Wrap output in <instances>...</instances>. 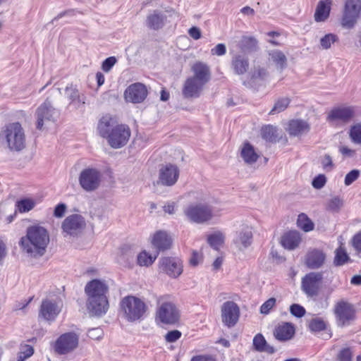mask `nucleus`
<instances>
[{
  "instance_id": "f3484780",
  "label": "nucleus",
  "mask_w": 361,
  "mask_h": 361,
  "mask_svg": "<svg viewBox=\"0 0 361 361\" xmlns=\"http://www.w3.org/2000/svg\"><path fill=\"white\" fill-rule=\"evenodd\" d=\"M61 311V304L59 301L44 299L40 306L39 317L47 321L52 322L56 319Z\"/></svg>"
},
{
  "instance_id": "39448f33",
  "label": "nucleus",
  "mask_w": 361,
  "mask_h": 361,
  "mask_svg": "<svg viewBox=\"0 0 361 361\" xmlns=\"http://www.w3.org/2000/svg\"><path fill=\"white\" fill-rule=\"evenodd\" d=\"M2 137L12 152H20L25 147V135L18 122L6 125L2 131Z\"/></svg>"
},
{
  "instance_id": "f704fd0d",
  "label": "nucleus",
  "mask_w": 361,
  "mask_h": 361,
  "mask_svg": "<svg viewBox=\"0 0 361 361\" xmlns=\"http://www.w3.org/2000/svg\"><path fill=\"white\" fill-rule=\"evenodd\" d=\"M269 60L274 63L276 68L283 71L287 66V57L280 50H271L269 53Z\"/></svg>"
},
{
  "instance_id": "72a5a7b5",
  "label": "nucleus",
  "mask_w": 361,
  "mask_h": 361,
  "mask_svg": "<svg viewBox=\"0 0 361 361\" xmlns=\"http://www.w3.org/2000/svg\"><path fill=\"white\" fill-rule=\"evenodd\" d=\"M310 126L308 123L302 120H292L288 125V132L290 135L298 136L309 131Z\"/></svg>"
},
{
  "instance_id": "a211bd4d",
  "label": "nucleus",
  "mask_w": 361,
  "mask_h": 361,
  "mask_svg": "<svg viewBox=\"0 0 361 361\" xmlns=\"http://www.w3.org/2000/svg\"><path fill=\"white\" fill-rule=\"evenodd\" d=\"M147 95V90L145 85L140 82L130 85L124 93L126 100L134 104L143 102Z\"/></svg>"
},
{
  "instance_id": "bb28decb",
  "label": "nucleus",
  "mask_w": 361,
  "mask_h": 361,
  "mask_svg": "<svg viewBox=\"0 0 361 361\" xmlns=\"http://www.w3.org/2000/svg\"><path fill=\"white\" fill-rule=\"evenodd\" d=\"M193 78L206 85L211 79V71L208 65L202 62L195 63L191 68Z\"/></svg>"
},
{
  "instance_id": "58836bf2",
  "label": "nucleus",
  "mask_w": 361,
  "mask_h": 361,
  "mask_svg": "<svg viewBox=\"0 0 361 361\" xmlns=\"http://www.w3.org/2000/svg\"><path fill=\"white\" fill-rule=\"evenodd\" d=\"M297 224L299 228L305 232H309L314 229L313 222L303 213L298 216Z\"/></svg>"
},
{
  "instance_id": "e2e57ef3",
  "label": "nucleus",
  "mask_w": 361,
  "mask_h": 361,
  "mask_svg": "<svg viewBox=\"0 0 361 361\" xmlns=\"http://www.w3.org/2000/svg\"><path fill=\"white\" fill-rule=\"evenodd\" d=\"M352 243L355 250L361 254V231L353 236Z\"/></svg>"
},
{
  "instance_id": "5701e85b",
  "label": "nucleus",
  "mask_w": 361,
  "mask_h": 361,
  "mask_svg": "<svg viewBox=\"0 0 361 361\" xmlns=\"http://www.w3.org/2000/svg\"><path fill=\"white\" fill-rule=\"evenodd\" d=\"M66 97L69 99V105L79 109L84 106L87 97L84 93H81L73 85L68 86L65 89Z\"/></svg>"
},
{
  "instance_id": "de8ad7c7",
  "label": "nucleus",
  "mask_w": 361,
  "mask_h": 361,
  "mask_svg": "<svg viewBox=\"0 0 361 361\" xmlns=\"http://www.w3.org/2000/svg\"><path fill=\"white\" fill-rule=\"evenodd\" d=\"M343 205V200L338 197H334L329 200L327 204V209L334 212H338Z\"/></svg>"
},
{
  "instance_id": "338daca9",
  "label": "nucleus",
  "mask_w": 361,
  "mask_h": 361,
  "mask_svg": "<svg viewBox=\"0 0 361 361\" xmlns=\"http://www.w3.org/2000/svg\"><path fill=\"white\" fill-rule=\"evenodd\" d=\"M189 35L194 39L197 40L201 37V30L197 27H192L188 30Z\"/></svg>"
},
{
  "instance_id": "8fccbe9b",
  "label": "nucleus",
  "mask_w": 361,
  "mask_h": 361,
  "mask_svg": "<svg viewBox=\"0 0 361 361\" xmlns=\"http://www.w3.org/2000/svg\"><path fill=\"white\" fill-rule=\"evenodd\" d=\"M338 40V37L334 34H327L320 39V44L324 49H327L331 47V44L334 43Z\"/></svg>"
},
{
  "instance_id": "c03bdc74",
  "label": "nucleus",
  "mask_w": 361,
  "mask_h": 361,
  "mask_svg": "<svg viewBox=\"0 0 361 361\" xmlns=\"http://www.w3.org/2000/svg\"><path fill=\"white\" fill-rule=\"evenodd\" d=\"M349 260V257L345 250L341 247L336 250V256L334 258V264L336 266L343 265Z\"/></svg>"
},
{
  "instance_id": "e433bc0d",
  "label": "nucleus",
  "mask_w": 361,
  "mask_h": 361,
  "mask_svg": "<svg viewBox=\"0 0 361 361\" xmlns=\"http://www.w3.org/2000/svg\"><path fill=\"white\" fill-rule=\"evenodd\" d=\"M262 137L267 142H276L277 141V129L276 127L269 125L261 130Z\"/></svg>"
},
{
  "instance_id": "3c124183",
  "label": "nucleus",
  "mask_w": 361,
  "mask_h": 361,
  "mask_svg": "<svg viewBox=\"0 0 361 361\" xmlns=\"http://www.w3.org/2000/svg\"><path fill=\"white\" fill-rule=\"evenodd\" d=\"M268 75L267 71L262 67H255L251 74V78L253 80H264Z\"/></svg>"
},
{
  "instance_id": "a19ab883",
  "label": "nucleus",
  "mask_w": 361,
  "mask_h": 361,
  "mask_svg": "<svg viewBox=\"0 0 361 361\" xmlns=\"http://www.w3.org/2000/svg\"><path fill=\"white\" fill-rule=\"evenodd\" d=\"M308 326L312 331H321L326 329V323L322 318L315 317L310 321Z\"/></svg>"
},
{
  "instance_id": "4be33fe9",
  "label": "nucleus",
  "mask_w": 361,
  "mask_h": 361,
  "mask_svg": "<svg viewBox=\"0 0 361 361\" xmlns=\"http://www.w3.org/2000/svg\"><path fill=\"white\" fill-rule=\"evenodd\" d=\"M204 85L202 82L190 77L184 83L182 90L183 95L185 98H197L200 97Z\"/></svg>"
},
{
  "instance_id": "1a4fd4ad",
  "label": "nucleus",
  "mask_w": 361,
  "mask_h": 361,
  "mask_svg": "<svg viewBox=\"0 0 361 361\" xmlns=\"http://www.w3.org/2000/svg\"><path fill=\"white\" fill-rule=\"evenodd\" d=\"M79 337L74 332L65 333L55 341L54 348L59 355H66L73 351L78 345Z\"/></svg>"
},
{
  "instance_id": "9b49d317",
  "label": "nucleus",
  "mask_w": 361,
  "mask_h": 361,
  "mask_svg": "<svg viewBox=\"0 0 361 361\" xmlns=\"http://www.w3.org/2000/svg\"><path fill=\"white\" fill-rule=\"evenodd\" d=\"M179 175L180 171L176 165L172 164L162 165L159 170L157 184L171 187L178 181Z\"/></svg>"
},
{
  "instance_id": "aec40b11",
  "label": "nucleus",
  "mask_w": 361,
  "mask_h": 361,
  "mask_svg": "<svg viewBox=\"0 0 361 361\" xmlns=\"http://www.w3.org/2000/svg\"><path fill=\"white\" fill-rule=\"evenodd\" d=\"M85 291L87 298L106 297L109 286L104 281L93 279L86 284Z\"/></svg>"
},
{
  "instance_id": "f257e3e1",
  "label": "nucleus",
  "mask_w": 361,
  "mask_h": 361,
  "mask_svg": "<svg viewBox=\"0 0 361 361\" xmlns=\"http://www.w3.org/2000/svg\"><path fill=\"white\" fill-rule=\"evenodd\" d=\"M49 242L50 236L47 229L37 224L27 228L26 234L20 238L19 245L28 256L39 258L46 253Z\"/></svg>"
},
{
  "instance_id": "f03ea898",
  "label": "nucleus",
  "mask_w": 361,
  "mask_h": 361,
  "mask_svg": "<svg viewBox=\"0 0 361 361\" xmlns=\"http://www.w3.org/2000/svg\"><path fill=\"white\" fill-rule=\"evenodd\" d=\"M97 130L99 135L106 138L109 145L114 149L126 145L130 136L129 127L118 124L116 119L110 115H105L100 118Z\"/></svg>"
},
{
  "instance_id": "20e7f679",
  "label": "nucleus",
  "mask_w": 361,
  "mask_h": 361,
  "mask_svg": "<svg viewBox=\"0 0 361 361\" xmlns=\"http://www.w3.org/2000/svg\"><path fill=\"white\" fill-rule=\"evenodd\" d=\"M156 321L164 324H174L179 320L180 312L169 295H163L157 299Z\"/></svg>"
},
{
  "instance_id": "473e14b6",
  "label": "nucleus",
  "mask_w": 361,
  "mask_h": 361,
  "mask_svg": "<svg viewBox=\"0 0 361 361\" xmlns=\"http://www.w3.org/2000/svg\"><path fill=\"white\" fill-rule=\"evenodd\" d=\"M331 1L329 0L319 1L315 13L314 20L317 22L325 21L329 16Z\"/></svg>"
},
{
  "instance_id": "ddd939ff",
  "label": "nucleus",
  "mask_w": 361,
  "mask_h": 361,
  "mask_svg": "<svg viewBox=\"0 0 361 361\" xmlns=\"http://www.w3.org/2000/svg\"><path fill=\"white\" fill-rule=\"evenodd\" d=\"M222 322L228 327L234 326L240 317V308L233 301H226L223 303L221 308Z\"/></svg>"
},
{
  "instance_id": "7ed1b4c3",
  "label": "nucleus",
  "mask_w": 361,
  "mask_h": 361,
  "mask_svg": "<svg viewBox=\"0 0 361 361\" xmlns=\"http://www.w3.org/2000/svg\"><path fill=\"white\" fill-rule=\"evenodd\" d=\"M147 310V306L145 302L135 296H126L120 302L122 317L129 322L141 320Z\"/></svg>"
},
{
  "instance_id": "393cba45",
  "label": "nucleus",
  "mask_w": 361,
  "mask_h": 361,
  "mask_svg": "<svg viewBox=\"0 0 361 361\" xmlns=\"http://www.w3.org/2000/svg\"><path fill=\"white\" fill-rule=\"evenodd\" d=\"M252 243V232L248 227L240 231L233 240L235 247L240 250L243 251L251 245Z\"/></svg>"
},
{
  "instance_id": "4468645a",
  "label": "nucleus",
  "mask_w": 361,
  "mask_h": 361,
  "mask_svg": "<svg viewBox=\"0 0 361 361\" xmlns=\"http://www.w3.org/2000/svg\"><path fill=\"white\" fill-rule=\"evenodd\" d=\"M86 223L84 217L80 214H71L68 216L62 223L63 231L68 235H76L85 228Z\"/></svg>"
},
{
  "instance_id": "cd10ccee",
  "label": "nucleus",
  "mask_w": 361,
  "mask_h": 361,
  "mask_svg": "<svg viewBox=\"0 0 361 361\" xmlns=\"http://www.w3.org/2000/svg\"><path fill=\"white\" fill-rule=\"evenodd\" d=\"M326 255L323 251L314 249L309 251L305 257V264L310 269H318L324 263Z\"/></svg>"
},
{
  "instance_id": "13d9d810",
  "label": "nucleus",
  "mask_w": 361,
  "mask_h": 361,
  "mask_svg": "<svg viewBox=\"0 0 361 361\" xmlns=\"http://www.w3.org/2000/svg\"><path fill=\"white\" fill-rule=\"evenodd\" d=\"M338 361H352V353L349 348L342 349L338 354Z\"/></svg>"
},
{
  "instance_id": "680f3d73",
  "label": "nucleus",
  "mask_w": 361,
  "mask_h": 361,
  "mask_svg": "<svg viewBox=\"0 0 361 361\" xmlns=\"http://www.w3.org/2000/svg\"><path fill=\"white\" fill-rule=\"evenodd\" d=\"M87 336L92 339L98 340L102 337L103 331L101 328L91 329L88 331Z\"/></svg>"
},
{
  "instance_id": "412c9836",
  "label": "nucleus",
  "mask_w": 361,
  "mask_h": 361,
  "mask_svg": "<svg viewBox=\"0 0 361 361\" xmlns=\"http://www.w3.org/2000/svg\"><path fill=\"white\" fill-rule=\"evenodd\" d=\"M167 16L159 10H154L146 17L145 25L152 30H159L164 27Z\"/></svg>"
},
{
  "instance_id": "423d86ee",
  "label": "nucleus",
  "mask_w": 361,
  "mask_h": 361,
  "mask_svg": "<svg viewBox=\"0 0 361 361\" xmlns=\"http://www.w3.org/2000/svg\"><path fill=\"white\" fill-rule=\"evenodd\" d=\"M333 312L338 326H348L356 319L354 305L343 299L338 300L334 307Z\"/></svg>"
},
{
  "instance_id": "c85d7f7f",
  "label": "nucleus",
  "mask_w": 361,
  "mask_h": 361,
  "mask_svg": "<svg viewBox=\"0 0 361 361\" xmlns=\"http://www.w3.org/2000/svg\"><path fill=\"white\" fill-rule=\"evenodd\" d=\"M231 67L235 74L243 75L249 69L248 59L243 55H235L231 61Z\"/></svg>"
},
{
  "instance_id": "dca6fc26",
  "label": "nucleus",
  "mask_w": 361,
  "mask_h": 361,
  "mask_svg": "<svg viewBox=\"0 0 361 361\" xmlns=\"http://www.w3.org/2000/svg\"><path fill=\"white\" fill-rule=\"evenodd\" d=\"M322 279L321 273L311 272L302 280V289L304 293L310 297H314L318 295L320 282Z\"/></svg>"
},
{
  "instance_id": "6e6552de",
  "label": "nucleus",
  "mask_w": 361,
  "mask_h": 361,
  "mask_svg": "<svg viewBox=\"0 0 361 361\" xmlns=\"http://www.w3.org/2000/svg\"><path fill=\"white\" fill-rule=\"evenodd\" d=\"M37 128L42 130L51 123L56 121L59 112L53 107L51 102L47 98L36 110Z\"/></svg>"
},
{
  "instance_id": "0eeeda50",
  "label": "nucleus",
  "mask_w": 361,
  "mask_h": 361,
  "mask_svg": "<svg viewBox=\"0 0 361 361\" xmlns=\"http://www.w3.org/2000/svg\"><path fill=\"white\" fill-rule=\"evenodd\" d=\"M184 214L190 222L202 224L213 218V210L211 206L206 204H190L184 210Z\"/></svg>"
},
{
  "instance_id": "6e6d98bb",
  "label": "nucleus",
  "mask_w": 361,
  "mask_h": 361,
  "mask_svg": "<svg viewBox=\"0 0 361 361\" xmlns=\"http://www.w3.org/2000/svg\"><path fill=\"white\" fill-rule=\"evenodd\" d=\"M290 312L293 316L298 318L303 317L306 312L305 309L298 304L292 305L290 307Z\"/></svg>"
},
{
  "instance_id": "69168bd1",
  "label": "nucleus",
  "mask_w": 361,
  "mask_h": 361,
  "mask_svg": "<svg viewBox=\"0 0 361 361\" xmlns=\"http://www.w3.org/2000/svg\"><path fill=\"white\" fill-rule=\"evenodd\" d=\"M66 210V205L63 203H60L56 206L54 212V215L56 217L61 218L64 215Z\"/></svg>"
},
{
  "instance_id": "c9c22d12",
  "label": "nucleus",
  "mask_w": 361,
  "mask_h": 361,
  "mask_svg": "<svg viewBox=\"0 0 361 361\" xmlns=\"http://www.w3.org/2000/svg\"><path fill=\"white\" fill-rule=\"evenodd\" d=\"M253 345L255 349L259 352H265L272 354L275 352L274 347L269 345L264 336L259 334H257L253 338Z\"/></svg>"
},
{
  "instance_id": "c756f323",
  "label": "nucleus",
  "mask_w": 361,
  "mask_h": 361,
  "mask_svg": "<svg viewBox=\"0 0 361 361\" xmlns=\"http://www.w3.org/2000/svg\"><path fill=\"white\" fill-rule=\"evenodd\" d=\"M295 334L294 326L290 323H283L276 327L274 334L279 341H288Z\"/></svg>"
},
{
  "instance_id": "49530a36",
  "label": "nucleus",
  "mask_w": 361,
  "mask_h": 361,
  "mask_svg": "<svg viewBox=\"0 0 361 361\" xmlns=\"http://www.w3.org/2000/svg\"><path fill=\"white\" fill-rule=\"evenodd\" d=\"M34 353L33 347L30 345H24L20 348V351L19 352L17 357V361H24L30 356H32Z\"/></svg>"
},
{
  "instance_id": "5fc2aeb1",
  "label": "nucleus",
  "mask_w": 361,
  "mask_h": 361,
  "mask_svg": "<svg viewBox=\"0 0 361 361\" xmlns=\"http://www.w3.org/2000/svg\"><path fill=\"white\" fill-rule=\"evenodd\" d=\"M360 171L358 169H353L346 174L345 177V185L348 186L351 185L355 180L357 179L360 176Z\"/></svg>"
},
{
  "instance_id": "603ef678",
  "label": "nucleus",
  "mask_w": 361,
  "mask_h": 361,
  "mask_svg": "<svg viewBox=\"0 0 361 361\" xmlns=\"http://www.w3.org/2000/svg\"><path fill=\"white\" fill-rule=\"evenodd\" d=\"M276 300L271 298L265 301L260 307V313L262 314H268L270 310L275 306Z\"/></svg>"
},
{
  "instance_id": "a878e982",
  "label": "nucleus",
  "mask_w": 361,
  "mask_h": 361,
  "mask_svg": "<svg viewBox=\"0 0 361 361\" xmlns=\"http://www.w3.org/2000/svg\"><path fill=\"white\" fill-rule=\"evenodd\" d=\"M152 244L158 251H164L171 248L172 239L166 232L159 231L154 234Z\"/></svg>"
},
{
  "instance_id": "09e8293b",
  "label": "nucleus",
  "mask_w": 361,
  "mask_h": 361,
  "mask_svg": "<svg viewBox=\"0 0 361 361\" xmlns=\"http://www.w3.org/2000/svg\"><path fill=\"white\" fill-rule=\"evenodd\" d=\"M156 257L153 258L146 252H140L137 257V263L140 266H149L153 263Z\"/></svg>"
},
{
  "instance_id": "b1692460",
  "label": "nucleus",
  "mask_w": 361,
  "mask_h": 361,
  "mask_svg": "<svg viewBox=\"0 0 361 361\" xmlns=\"http://www.w3.org/2000/svg\"><path fill=\"white\" fill-rule=\"evenodd\" d=\"M355 116V111L353 107H338L333 109L328 114L327 121L334 122L341 121L348 122Z\"/></svg>"
},
{
  "instance_id": "052dcab7",
  "label": "nucleus",
  "mask_w": 361,
  "mask_h": 361,
  "mask_svg": "<svg viewBox=\"0 0 361 361\" xmlns=\"http://www.w3.org/2000/svg\"><path fill=\"white\" fill-rule=\"evenodd\" d=\"M181 336V332L178 330H173L169 331L166 336L165 339L169 343H173L178 340Z\"/></svg>"
},
{
  "instance_id": "79ce46f5",
  "label": "nucleus",
  "mask_w": 361,
  "mask_h": 361,
  "mask_svg": "<svg viewBox=\"0 0 361 361\" xmlns=\"http://www.w3.org/2000/svg\"><path fill=\"white\" fill-rule=\"evenodd\" d=\"M349 136L353 143L361 145V123H357L350 128Z\"/></svg>"
},
{
  "instance_id": "bf43d9fd",
  "label": "nucleus",
  "mask_w": 361,
  "mask_h": 361,
  "mask_svg": "<svg viewBox=\"0 0 361 361\" xmlns=\"http://www.w3.org/2000/svg\"><path fill=\"white\" fill-rule=\"evenodd\" d=\"M117 60L114 56H110L106 59L102 65V68L104 72H109L112 67L115 65Z\"/></svg>"
},
{
  "instance_id": "864d4df0",
  "label": "nucleus",
  "mask_w": 361,
  "mask_h": 361,
  "mask_svg": "<svg viewBox=\"0 0 361 361\" xmlns=\"http://www.w3.org/2000/svg\"><path fill=\"white\" fill-rule=\"evenodd\" d=\"M322 168L326 171H331L334 168L332 158L329 154H325L321 160Z\"/></svg>"
},
{
  "instance_id": "ea45409f",
  "label": "nucleus",
  "mask_w": 361,
  "mask_h": 361,
  "mask_svg": "<svg viewBox=\"0 0 361 361\" xmlns=\"http://www.w3.org/2000/svg\"><path fill=\"white\" fill-rule=\"evenodd\" d=\"M240 47L244 51H253L257 49V41L252 37H243L240 41Z\"/></svg>"
},
{
  "instance_id": "2f4dec72",
  "label": "nucleus",
  "mask_w": 361,
  "mask_h": 361,
  "mask_svg": "<svg viewBox=\"0 0 361 361\" xmlns=\"http://www.w3.org/2000/svg\"><path fill=\"white\" fill-rule=\"evenodd\" d=\"M240 156L247 164L255 163L259 155L255 152L254 147L249 142H244L240 150Z\"/></svg>"
},
{
  "instance_id": "a18cd8bd",
  "label": "nucleus",
  "mask_w": 361,
  "mask_h": 361,
  "mask_svg": "<svg viewBox=\"0 0 361 361\" xmlns=\"http://www.w3.org/2000/svg\"><path fill=\"white\" fill-rule=\"evenodd\" d=\"M35 202L32 199H23L17 202L16 207L20 212H27L34 208Z\"/></svg>"
},
{
  "instance_id": "9d476101",
  "label": "nucleus",
  "mask_w": 361,
  "mask_h": 361,
  "mask_svg": "<svg viewBox=\"0 0 361 361\" xmlns=\"http://www.w3.org/2000/svg\"><path fill=\"white\" fill-rule=\"evenodd\" d=\"M101 173L95 169H85L82 170L79 176L80 186L87 192L97 190L101 182Z\"/></svg>"
},
{
  "instance_id": "0e129e2a",
  "label": "nucleus",
  "mask_w": 361,
  "mask_h": 361,
  "mask_svg": "<svg viewBox=\"0 0 361 361\" xmlns=\"http://www.w3.org/2000/svg\"><path fill=\"white\" fill-rule=\"evenodd\" d=\"M226 52V48L224 44H218L216 47L211 49L212 55L222 56Z\"/></svg>"
},
{
  "instance_id": "6ab92c4d",
  "label": "nucleus",
  "mask_w": 361,
  "mask_h": 361,
  "mask_svg": "<svg viewBox=\"0 0 361 361\" xmlns=\"http://www.w3.org/2000/svg\"><path fill=\"white\" fill-rule=\"evenodd\" d=\"M87 307L91 314L102 316L109 309L107 297L87 298Z\"/></svg>"
},
{
  "instance_id": "4d7b16f0",
  "label": "nucleus",
  "mask_w": 361,
  "mask_h": 361,
  "mask_svg": "<svg viewBox=\"0 0 361 361\" xmlns=\"http://www.w3.org/2000/svg\"><path fill=\"white\" fill-rule=\"evenodd\" d=\"M326 183V176L324 174H319L313 179L312 185L315 189H321L325 185Z\"/></svg>"
},
{
  "instance_id": "2eb2a0df",
  "label": "nucleus",
  "mask_w": 361,
  "mask_h": 361,
  "mask_svg": "<svg viewBox=\"0 0 361 361\" xmlns=\"http://www.w3.org/2000/svg\"><path fill=\"white\" fill-rule=\"evenodd\" d=\"M159 266L160 271L166 274L171 278H177L183 272L182 262L176 257H162L159 260Z\"/></svg>"
},
{
  "instance_id": "774afa93",
  "label": "nucleus",
  "mask_w": 361,
  "mask_h": 361,
  "mask_svg": "<svg viewBox=\"0 0 361 361\" xmlns=\"http://www.w3.org/2000/svg\"><path fill=\"white\" fill-rule=\"evenodd\" d=\"M190 361H216L211 355H197L193 357Z\"/></svg>"
},
{
  "instance_id": "37998d69",
  "label": "nucleus",
  "mask_w": 361,
  "mask_h": 361,
  "mask_svg": "<svg viewBox=\"0 0 361 361\" xmlns=\"http://www.w3.org/2000/svg\"><path fill=\"white\" fill-rule=\"evenodd\" d=\"M289 104H290V99L288 97H283V98L279 99L276 102L273 109L271 110L269 114H274L276 113H280V112L284 111L288 107Z\"/></svg>"
},
{
  "instance_id": "4c0bfd02",
  "label": "nucleus",
  "mask_w": 361,
  "mask_h": 361,
  "mask_svg": "<svg viewBox=\"0 0 361 361\" xmlns=\"http://www.w3.org/2000/svg\"><path fill=\"white\" fill-rule=\"evenodd\" d=\"M207 242L212 248L218 250L224 242V235L219 231L215 232L208 235Z\"/></svg>"
},
{
  "instance_id": "f8f14e48",
  "label": "nucleus",
  "mask_w": 361,
  "mask_h": 361,
  "mask_svg": "<svg viewBox=\"0 0 361 361\" xmlns=\"http://www.w3.org/2000/svg\"><path fill=\"white\" fill-rule=\"evenodd\" d=\"M361 11L360 0H347L342 18V25L351 28L355 24Z\"/></svg>"
},
{
  "instance_id": "7c9ffc66",
  "label": "nucleus",
  "mask_w": 361,
  "mask_h": 361,
  "mask_svg": "<svg viewBox=\"0 0 361 361\" xmlns=\"http://www.w3.org/2000/svg\"><path fill=\"white\" fill-rule=\"evenodd\" d=\"M301 241L300 235L297 231H289L281 238V244L286 249L292 250L298 247Z\"/></svg>"
}]
</instances>
